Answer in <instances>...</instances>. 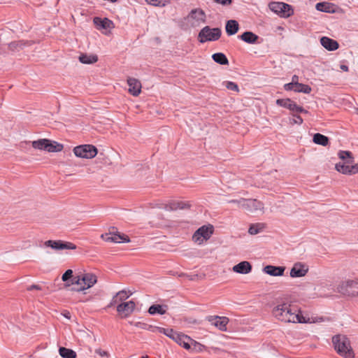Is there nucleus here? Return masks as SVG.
I'll return each mask as SVG.
<instances>
[{"label": "nucleus", "instance_id": "31", "mask_svg": "<svg viewBox=\"0 0 358 358\" xmlns=\"http://www.w3.org/2000/svg\"><path fill=\"white\" fill-rule=\"evenodd\" d=\"M212 58L215 62L221 65H227L229 60L226 55L222 52L215 53L212 55Z\"/></svg>", "mask_w": 358, "mask_h": 358}, {"label": "nucleus", "instance_id": "44", "mask_svg": "<svg viewBox=\"0 0 358 358\" xmlns=\"http://www.w3.org/2000/svg\"><path fill=\"white\" fill-rule=\"evenodd\" d=\"M224 85L229 90H232V91H235V92H238V90H239L238 85L234 82L227 81L224 83Z\"/></svg>", "mask_w": 358, "mask_h": 358}, {"label": "nucleus", "instance_id": "54", "mask_svg": "<svg viewBox=\"0 0 358 358\" xmlns=\"http://www.w3.org/2000/svg\"><path fill=\"white\" fill-rule=\"evenodd\" d=\"M298 81H299V77L296 75L293 76L291 83L298 84V83H299Z\"/></svg>", "mask_w": 358, "mask_h": 358}, {"label": "nucleus", "instance_id": "34", "mask_svg": "<svg viewBox=\"0 0 358 358\" xmlns=\"http://www.w3.org/2000/svg\"><path fill=\"white\" fill-rule=\"evenodd\" d=\"M265 225L263 223H256L250 225L248 233L251 235H255L263 231Z\"/></svg>", "mask_w": 358, "mask_h": 358}, {"label": "nucleus", "instance_id": "50", "mask_svg": "<svg viewBox=\"0 0 358 358\" xmlns=\"http://www.w3.org/2000/svg\"><path fill=\"white\" fill-rule=\"evenodd\" d=\"M350 175L358 173V164L350 166Z\"/></svg>", "mask_w": 358, "mask_h": 358}, {"label": "nucleus", "instance_id": "37", "mask_svg": "<svg viewBox=\"0 0 358 358\" xmlns=\"http://www.w3.org/2000/svg\"><path fill=\"white\" fill-rule=\"evenodd\" d=\"M129 296V294H128L125 290H121L113 298L111 304L116 303L117 302V299H119V301H124L128 299Z\"/></svg>", "mask_w": 358, "mask_h": 358}, {"label": "nucleus", "instance_id": "48", "mask_svg": "<svg viewBox=\"0 0 358 358\" xmlns=\"http://www.w3.org/2000/svg\"><path fill=\"white\" fill-rule=\"evenodd\" d=\"M295 86H296V83H287L284 85V89L286 91L295 92Z\"/></svg>", "mask_w": 358, "mask_h": 358}, {"label": "nucleus", "instance_id": "16", "mask_svg": "<svg viewBox=\"0 0 358 358\" xmlns=\"http://www.w3.org/2000/svg\"><path fill=\"white\" fill-rule=\"evenodd\" d=\"M308 271V268L306 265L300 262L296 263L290 271V276L292 278L303 277L306 275Z\"/></svg>", "mask_w": 358, "mask_h": 358}, {"label": "nucleus", "instance_id": "2", "mask_svg": "<svg viewBox=\"0 0 358 358\" xmlns=\"http://www.w3.org/2000/svg\"><path fill=\"white\" fill-rule=\"evenodd\" d=\"M332 343L334 349L338 355L345 358H354L355 353L351 347L349 338L341 334H337L332 337Z\"/></svg>", "mask_w": 358, "mask_h": 358}, {"label": "nucleus", "instance_id": "39", "mask_svg": "<svg viewBox=\"0 0 358 358\" xmlns=\"http://www.w3.org/2000/svg\"><path fill=\"white\" fill-rule=\"evenodd\" d=\"M158 330L160 333L165 334L166 336L171 338L172 340L178 334V332L173 331V329H164L162 327H158Z\"/></svg>", "mask_w": 358, "mask_h": 358}, {"label": "nucleus", "instance_id": "45", "mask_svg": "<svg viewBox=\"0 0 358 358\" xmlns=\"http://www.w3.org/2000/svg\"><path fill=\"white\" fill-rule=\"evenodd\" d=\"M24 43L22 41H13L9 44V48L11 50H16L18 48H22Z\"/></svg>", "mask_w": 358, "mask_h": 358}, {"label": "nucleus", "instance_id": "33", "mask_svg": "<svg viewBox=\"0 0 358 358\" xmlns=\"http://www.w3.org/2000/svg\"><path fill=\"white\" fill-rule=\"evenodd\" d=\"M313 142L316 144L325 146L329 143V138L324 135L317 133L313 136Z\"/></svg>", "mask_w": 358, "mask_h": 358}, {"label": "nucleus", "instance_id": "1", "mask_svg": "<svg viewBox=\"0 0 358 358\" xmlns=\"http://www.w3.org/2000/svg\"><path fill=\"white\" fill-rule=\"evenodd\" d=\"M273 316L283 322L306 323L307 320L297 308L289 303L282 302L275 306L272 310Z\"/></svg>", "mask_w": 358, "mask_h": 358}, {"label": "nucleus", "instance_id": "29", "mask_svg": "<svg viewBox=\"0 0 358 358\" xmlns=\"http://www.w3.org/2000/svg\"><path fill=\"white\" fill-rule=\"evenodd\" d=\"M79 61L83 64H91L98 61V57L96 55L81 54L79 56Z\"/></svg>", "mask_w": 358, "mask_h": 358}, {"label": "nucleus", "instance_id": "47", "mask_svg": "<svg viewBox=\"0 0 358 358\" xmlns=\"http://www.w3.org/2000/svg\"><path fill=\"white\" fill-rule=\"evenodd\" d=\"M134 326L143 329H148L150 327H151L150 325H148L145 323L141 322H136L134 323Z\"/></svg>", "mask_w": 358, "mask_h": 358}, {"label": "nucleus", "instance_id": "42", "mask_svg": "<svg viewBox=\"0 0 358 358\" xmlns=\"http://www.w3.org/2000/svg\"><path fill=\"white\" fill-rule=\"evenodd\" d=\"M246 199L244 198H240L238 199H231L227 201V203H234L236 205V206L238 208H244L245 203Z\"/></svg>", "mask_w": 358, "mask_h": 358}, {"label": "nucleus", "instance_id": "24", "mask_svg": "<svg viewBox=\"0 0 358 358\" xmlns=\"http://www.w3.org/2000/svg\"><path fill=\"white\" fill-rule=\"evenodd\" d=\"M168 310V306L166 304H153L150 306L148 313L154 315L156 314L164 315Z\"/></svg>", "mask_w": 358, "mask_h": 358}, {"label": "nucleus", "instance_id": "11", "mask_svg": "<svg viewBox=\"0 0 358 358\" xmlns=\"http://www.w3.org/2000/svg\"><path fill=\"white\" fill-rule=\"evenodd\" d=\"M44 245L56 250H75L76 248V245L75 244L70 242H64L62 241L49 240L45 241Z\"/></svg>", "mask_w": 358, "mask_h": 358}, {"label": "nucleus", "instance_id": "17", "mask_svg": "<svg viewBox=\"0 0 358 358\" xmlns=\"http://www.w3.org/2000/svg\"><path fill=\"white\" fill-rule=\"evenodd\" d=\"M285 271V266L267 265L263 268V272L271 276H282Z\"/></svg>", "mask_w": 358, "mask_h": 358}, {"label": "nucleus", "instance_id": "8", "mask_svg": "<svg viewBox=\"0 0 358 358\" xmlns=\"http://www.w3.org/2000/svg\"><path fill=\"white\" fill-rule=\"evenodd\" d=\"M213 233V227L212 225H203L194 232L192 238L194 242L201 244L203 242V241H207L209 239Z\"/></svg>", "mask_w": 358, "mask_h": 358}, {"label": "nucleus", "instance_id": "18", "mask_svg": "<svg viewBox=\"0 0 358 358\" xmlns=\"http://www.w3.org/2000/svg\"><path fill=\"white\" fill-rule=\"evenodd\" d=\"M188 18L194 20L197 24L206 22V13L201 8H195L190 11Z\"/></svg>", "mask_w": 358, "mask_h": 358}, {"label": "nucleus", "instance_id": "51", "mask_svg": "<svg viewBox=\"0 0 358 358\" xmlns=\"http://www.w3.org/2000/svg\"><path fill=\"white\" fill-rule=\"evenodd\" d=\"M34 289L41 290V287L38 285H32L27 287L28 291H32Z\"/></svg>", "mask_w": 358, "mask_h": 358}, {"label": "nucleus", "instance_id": "38", "mask_svg": "<svg viewBox=\"0 0 358 358\" xmlns=\"http://www.w3.org/2000/svg\"><path fill=\"white\" fill-rule=\"evenodd\" d=\"M296 92H303L305 94H309L311 92V87L305 84L298 83L295 86Z\"/></svg>", "mask_w": 358, "mask_h": 358}, {"label": "nucleus", "instance_id": "21", "mask_svg": "<svg viewBox=\"0 0 358 358\" xmlns=\"http://www.w3.org/2000/svg\"><path fill=\"white\" fill-rule=\"evenodd\" d=\"M127 83L129 87V92L134 96H138L141 92V84L140 81L134 78H129L127 80Z\"/></svg>", "mask_w": 358, "mask_h": 358}, {"label": "nucleus", "instance_id": "13", "mask_svg": "<svg viewBox=\"0 0 358 358\" xmlns=\"http://www.w3.org/2000/svg\"><path fill=\"white\" fill-rule=\"evenodd\" d=\"M243 209L249 213H255L257 210H260L264 213V203L260 201L252 199H246Z\"/></svg>", "mask_w": 358, "mask_h": 358}, {"label": "nucleus", "instance_id": "53", "mask_svg": "<svg viewBox=\"0 0 358 358\" xmlns=\"http://www.w3.org/2000/svg\"><path fill=\"white\" fill-rule=\"evenodd\" d=\"M303 111H305V109L303 107L296 104L294 113H303Z\"/></svg>", "mask_w": 358, "mask_h": 358}, {"label": "nucleus", "instance_id": "6", "mask_svg": "<svg viewBox=\"0 0 358 358\" xmlns=\"http://www.w3.org/2000/svg\"><path fill=\"white\" fill-rule=\"evenodd\" d=\"M270 10L282 17H288L293 15L292 7L283 2H271L268 4Z\"/></svg>", "mask_w": 358, "mask_h": 358}, {"label": "nucleus", "instance_id": "14", "mask_svg": "<svg viewBox=\"0 0 358 358\" xmlns=\"http://www.w3.org/2000/svg\"><path fill=\"white\" fill-rule=\"evenodd\" d=\"M135 307V303L133 301H129L120 303L117 306V311L122 317H127L134 312Z\"/></svg>", "mask_w": 358, "mask_h": 358}, {"label": "nucleus", "instance_id": "58", "mask_svg": "<svg viewBox=\"0 0 358 358\" xmlns=\"http://www.w3.org/2000/svg\"><path fill=\"white\" fill-rule=\"evenodd\" d=\"M141 358H148V356H143Z\"/></svg>", "mask_w": 358, "mask_h": 358}, {"label": "nucleus", "instance_id": "52", "mask_svg": "<svg viewBox=\"0 0 358 358\" xmlns=\"http://www.w3.org/2000/svg\"><path fill=\"white\" fill-rule=\"evenodd\" d=\"M96 353L101 357H107L108 355L106 351L102 350L101 349L96 350Z\"/></svg>", "mask_w": 358, "mask_h": 358}, {"label": "nucleus", "instance_id": "27", "mask_svg": "<svg viewBox=\"0 0 358 358\" xmlns=\"http://www.w3.org/2000/svg\"><path fill=\"white\" fill-rule=\"evenodd\" d=\"M239 25L236 20H230L226 23V32L229 36L234 35L238 31Z\"/></svg>", "mask_w": 358, "mask_h": 358}, {"label": "nucleus", "instance_id": "4", "mask_svg": "<svg viewBox=\"0 0 358 358\" xmlns=\"http://www.w3.org/2000/svg\"><path fill=\"white\" fill-rule=\"evenodd\" d=\"M221 34L222 31L220 28H210L209 26H206L199 31L198 40L201 43L207 41H215L220 38Z\"/></svg>", "mask_w": 358, "mask_h": 358}, {"label": "nucleus", "instance_id": "41", "mask_svg": "<svg viewBox=\"0 0 358 358\" xmlns=\"http://www.w3.org/2000/svg\"><path fill=\"white\" fill-rule=\"evenodd\" d=\"M148 3L155 6H165L169 0H145Z\"/></svg>", "mask_w": 358, "mask_h": 358}, {"label": "nucleus", "instance_id": "32", "mask_svg": "<svg viewBox=\"0 0 358 358\" xmlns=\"http://www.w3.org/2000/svg\"><path fill=\"white\" fill-rule=\"evenodd\" d=\"M59 355L63 358H76V353L71 349L60 347L59 349Z\"/></svg>", "mask_w": 358, "mask_h": 358}, {"label": "nucleus", "instance_id": "5", "mask_svg": "<svg viewBox=\"0 0 358 358\" xmlns=\"http://www.w3.org/2000/svg\"><path fill=\"white\" fill-rule=\"evenodd\" d=\"M337 291L343 295L358 296V279L342 282L338 285Z\"/></svg>", "mask_w": 358, "mask_h": 358}, {"label": "nucleus", "instance_id": "23", "mask_svg": "<svg viewBox=\"0 0 358 358\" xmlns=\"http://www.w3.org/2000/svg\"><path fill=\"white\" fill-rule=\"evenodd\" d=\"M233 271L238 273L248 274L252 271V266L250 262L243 261L235 265Z\"/></svg>", "mask_w": 358, "mask_h": 358}, {"label": "nucleus", "instance_id": "20", "mask_svg": "<svg viewBox=\"0 0 358 358\" xmlns=\"http://www.w3.org/2000/svg\"><path fill=\"white\" fill-rule=\"evenodd\" d=\"M173 340L185 349H191L190 341H192V338L189 336L181 333H178Z\"/></svg>", "mask_w": 358, "mask_h": 358}, {"label": "nucleus", "instance_id": "49", "mask_svg": "<svg viewBox=\"0 0 358 358\" xmlns=\"http://www.w3.org/2000/svg\"><path fill=\"white\" fill-rule=\"evenodd\" d=\"M215 2L222 6H229L231 4L232 0H213Z\"/></svg>", "mask_w": 358, "mask_h": 358}, {"label": "nucleus", "instance_id": "12", "mask_svg": "<svg viewBox=\"0 0 358 358\" xmlns=\"http://www.w3.org/2000/svg\"><path fill=\"white\" fill-rule=\"evenodd\" d=\"M206 320L213 326L217 327L219 330L222 331H227V324L229 320L227 317H220L217 315H210L206 317Z\"/></svg>", "mask_w": 358, "mask_h": 358}, {"label": "nucleus", "instance_id": "30", "mask_svg": "<svg viewBox=\"0 0 358 358\" xmlns=\"http://www.w3.org/2000/svg\"><path fill=\"white\" fill-rule=\"evenodd\" d=\"M338 155L341 159L345 161V164H352L354 162L352 154L350 151L341 150Z\"/></svg>", "mask_w": 358, "mask_h": 358}, {"label": "nucleus", "instance_id": "28", "mask_svg": "<svg viewBox=\"0 0 358 358\" xmlns=\"http://www.w3.org/2000/svg\"><path fill=\"white\" fill-rule=\"evenodd\" d=\"M80 286H83L81 275H74L72 278L70 279L68 283L66 282L64 284V287L69 290H71L70 289L71 287H79Z\"/></svg>", "mask_w": 358, "mask_h": 358}, {"label": "nucleus", "instance_id": "43", "mask_svg": "<svg viewBox=\"0 0 358 358\" xmlns=\"http://www.w3.org/2000/svg\"><path fill=\"white\" fill-rule=\"evenodd\" d=\"M73 271L71 269H68L65 271V273L62 276V280L65 283H68L71 278H72L74 275H73Z\"/></svg>", "mask_w": 358, "mask_h": 358}, {"label": "nucleus", "instance_id": "26", "mask_svg": "<svg viewBox=\"0 0 358 358\" xmlns=\"http://www.w3.org/2000/svg\"><path fill=\"white\" fill-rule=\"evenodd\" d=\"M276 104L283 108L289 109L294 114L296 103L289 99H279L276 100Z\"/></svg>", "mask_w": 358, "mask_h": 358}, {"label": "nucleus", "instance_id": "19", "mask_svg": "<svg viewBox=\"0 0 358 358\" xmlns=\"http://www.w3.org/2000/svg\"><path fill=\"white\" fill-rule=\"evenodd\" d=\"M93 22L98 29H110L113 27V22L106 17L101 18L95 17Z\"/></svg>", "mask_w": 358, "mask_h": 358}, {"label": "nucleus", "instance_id": "40", "mask_svg": "<svg viewBox=\"0 0 358 358\" xmlns=\"http://www.w3.org/2000/svg\"><path fill=\"white\" fill-rule=\"evenodd\" d=\"M191 349L194 352H201L204 350L205 346L194 340L190 341Z\"/></svg>", "mask_w": 358, "mask_h": 358}, {"label": "nucleus", "instance_id": "10", "mask_svg": "<svg viewBox=\"0 0 358 358\" xmlns=\"http://www.w3.org/2000/svg\"><path fill=\"white\" fill-rule=\"evenodd\" d=\"M96 276L94 274L87 273L81 275L83 286L79 287H71L73 292H80L92 287L96 282Z\"/></svg>", "mask_w": 358, "mask_h": 358}, {"label": "nucleus", "instance_id": "25", "mask_svg": "<svg viewBox=\"0 0 358 358\" xmlns=\"http://www.w3.org/2000/svg\"><path fill=\"white\" fill-rule=\"evenodd\" d=\"M238 38L250 44L257 43L259 39V36L252 31H245L241 35L238 36Z\"/></svg>", "mask_w": 358, "mask_h": 358}, {"label": "nucleus", "instance_id": "15", "mask_svg": "<svg viewBox=\"0 0 358 358\" xmlns=\"http://www.w3.org/2000/svg\"><path fill=\"white\" fill-rule=\"evenodd\" d=\"M191 206L189 201H171L169 203L164 204V208L166 210H176L188 209Z\"/></svg>", "mask_w": 358, "mask_h": 358}, {"label": "nucleus", "instance_id": "22", "mask_svg": "<svg viewBox=\"0 0 358 358\" xmlns=\"http://www.w3.org/2000/svg\"><path fill=\"white\" fill-rule=\"evenodd\" d=\"M321 45L329 51H334L338 48V43L336 41L323 36L320 39Z\"/></svg>", "mask_w": 358, "mask_h": 358}, {"label": "nucleus", "instance_id": "57", "mask_svg": "<svg viewBox=\"0 0 358 358\" xmlns=\"http://www.w3.org/2000/svg\"><path fill=\"white\" fill-rule=\"evenodd\" d=\"M302 113H306V114H307V113H308V110H305V111H303Z\"/></svg>", "mask_w": 358, "mask_h": 358}, {"label": "nucleus", "instance_id": "56", "mask_svg": "<svg viewBox=\"0 0 358 358\" xmlns=\"http://www.w3.org/2000/svg\"><path fill=\"white\" fill-rule=\"evenodd\" d=\"M129 323L131 324V325H134V322L133 321H129Z\"/></svg>", "mask_w": 358, "mask_h": 358}, {"label": "nucleus", "instance_id": "3", "mask_svg": "<svg viewBox=\"0 0 358 358\" xmlns=\"http://www.w3.org/2000/svg\"><path fill=\"white\" fill-rule=\"evenodd\" d=\"M32 147L41 150H46L50 152H60L64 146L62 144L52 141L47 138H42L32 142Z\"/></svg>", "mask_w": 358, "mask_h": 358}, {"label": "nucleus", "instance_id": "55", "mask_svg": "<svg viewBox=\"0 0 358 358\" xmlns=\"http://www.w3.org/2000/svg\"><path fill=\"white\" fill-rule=\"evenodd\" d=\"M341 69L344 71H348V66L346 65H341Z\"/></svg>", "mask_w": 358, "mask_h": 358}, {"label": "nucleus", "instance_id": "35", "mask_svg": "<svg viewBox=\"0 0 358 358\" xmlns=\"http://www.w3.org/2000/svg\"><path fill=\"white\" fill-rule=\"evenodd\" d=\"M315 7L317 10H320L322 12H324V13L334 12V10L332 9V6L329 3H326V2L317 3L316 4Z\"/></svg>", "mask_w": 358, "mask_h": 358}, {"label": "nucleus", "instance_id": "46", "mask_svg": "<svg viewBox=\"0 0 358 358\" xmlns=\"http://www.w3.org/2000/svg\"><path fill=\"white\" fill-rule=\"evenodd\" d=\"M293 116L294 118L292 120V124H301L303 123V119L300 115L293 114Z\"/></svg>", "mask_w": 358, "mask_h": 358}, {"label": "nucleus", "instance_id": "7", "mask_svg": "<svg viewBox=\"0 0 358 358\" xmlns=\"http://www.w3.org/2000/svg\"><path fill=\"white\" fill-rule=\"evenodd\" d=\"M73 152L76 157L85 159L94 158L97 154V149L92 145H81L74 148Z\"/></svg>", "mask_w": 358, "mask_h": 358}, {"label": "nucleus", "instance_id": "36", "mask_svg": "<svg viewBox=\"0 0 358 358\" xmlns=\"http://www.w3.org/2000/svg\"><path fill=\"white\" fill-rule=\"evenodd\" d=\"M349 164L339 162L336 164V170L343 174L350 175Z\"/></svg>", "mask_w": 358, "mask_h": 358}, {"label": "nucleus", "instance_id": "9", "mask_svg": "<svg viewBox=\"0 0 358 358\" xmlns=\"http://www.w3.org/2000/svg\"><path fill=\"white\" fill-rule=\"evenodd\" d=\"M101 238L107 242L114 243H129L130 239L128 236L122 234L118 231H115V227H112L109 233L102 234Z\"/></svg>", "mask_w": 358, "mask_h": 358}]
</instances>
